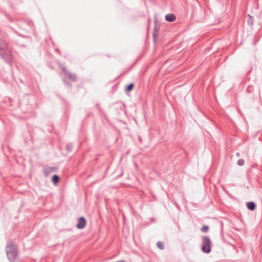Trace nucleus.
I'll use <instances>...</instances> for the list:
<instances>
[{
	"label": "nucleus",
	"instance_id": "obj_13",
	"mask_svg": "<svg viewBox=\"0 0 262 262\" xmlns=\"http://www.w3.org/2000/svg\"><path fill=\"white\" fill-rule=\"evenodd\" d=\"M208 229H209V228H208V227L207 226H204L201 228V231L202 232H205L208 231Z\"/></svg>",
	"mask_w": 262,
	"mask_h": 262
},
{
	"label": "nucleus",
	"instance_id": "obj_9",
	"mask_svg": "<svg viewBox=\"0 0 262 262\" xmlns=\"http://www.w3.org/2000/svg\"><path fill=\"white\" fill-rule=\"evenodd\" d=\"M133 88H134V84L130 83L126 86L125 90L127 92H130L133 90Z\"/></svg>",
	"mask_w": 262,
	"mask_h": 262
},
{
	"label": "nucleus",
	"instance_id": "obj_3",
	"mask_svg": "<svg viewBox=\"0 0 262 262\" xmlns=\"http://www.w3.org/2000/svg\"><path fill=\"white\" fill-rule=\"evenodd\" d=\"M7 256L11 262H20L15 249L10 251L9 248L7 250Z\"/></svg>",
	"mask_w": 262,
	"mask_h": 262
},
{
	"label": "nucleus",
	"instance_id": "obj_7",
	"mask_svg": "<svg viewBox=\"0 0 262 262\" xmlns=\"http://www.w3.org/2000/svg\"><path fill=\"white\" fill-rule=\"evenodd\" d=\"M247 208L250 210H254L255 208V204L253 202H248L247 203Z\"/></svg>",
	"mask_w": 262,
	"mask_h": 262
},
{
	"label": "nucleus",
	"instance_id": "obj_11",
	"mask_svg": "<svg viewBox=\"0 0 262 262\" xmlns=\"http://www.w3.org/2000/svg\"><path fill=\"white\" fill-rule=\"evenodd\" d=\"M73 145L71 143H69L66 146V149L68 151H71L72 149Z\"/></svg>",
	"mask_w": 262,
	"mask_h": 262
},
{
	"label": "nucleus",
	"instance_id": "obj_4",
	"mask_svg": "<svg viewBox=\"0 0 262 262\" xmlns=\"http://www.w3.org/2000/svg\"><path fill=\"white\" fill-rule=\"evenodd\" d=\"M64 74L67 76L68 78L73 81H76L77 80V76L76 74L72 73L68 71L65 67H62L61 68Z\"/></svg>",
	"mask_w": 262,
	"mask_h": 262
},
{
	"label": "nucleus",
	"instance_id": "obj_12",
	"mask_svg": "<svg viewBox=\"0 0 262 262\" xmlns=\"http://www.w3.org/2000/svg\"><path fill=\"white\" fill-rule=\"evenodd\" d=\"M244 163H245V161L243 159H239L237 162V164L239 165V166H243L244 165Z\"/></svg>",
	"mask_w": 262,
	"mask_h": 262
},
{
	"label": "nucleus",
	"instance_id": "obj_5",
	"mask_svg": "<svg viewBox=\"0 0 262 262\" xmlns=\"http://www.w3.org/2000/svg\"><path fill=\"white\" fill-rule=\"evenodd\" d=\"M86 223V222L85 219L83 217H81L78 220V222L77 224V228L78 229H82L85 226Z\"/></svg>",
	"mask_w": 262,
	"mask_h": 262
},
{
	"label": "nucleus",
	"instance_id": "obj_2",
	"mask_svg": "<svg viewBox=\"0 0 262 262\" xmlns=\"http://www.w3.org/2000/svg\"><path fill=\"white\" fill-rule=\"evenodd\" d=\"M203 245L202 247V251L206 253H208L211 251V244L210 239L207 236H204L202 238Z\"/></svg>",
	"mask_w": 262,
	"mask_h": 262
},
{
	"label": "nucleus",
	"instance_id": "obj_6",
	"mask_svg": "<svg viewBox=\"0 0 262 262\" xmlns=\"http://www.w3.org/2000/svg\"><path fill=\"white\" fill-rule=\"evenodd\" d=\"M176 19V16L173 14H168L165 16V19L169 22H172Z\"/></svg>",
	"mask_w": 262,
	"mask_h": 262
},
{
	"label": "nucleus",
	"instance_id": "obj_8",
	"mask_svg": "<svg viewBox=\"0 0 262 262\" xmlns=\"http://www.w3.org/2000/svg\"><path fill=\"white\" fill-rule=\"evenodd\" d=\"M52 180L54 183L56 184L59 181V178L57 175L55 174L53 176Z\"/></svg>",
	"mask_w": 262,
	"mask_h": 262
},
{
	"label": "nucleus",
	"instance_id": "obj_1",
	"mask_svg": "<svg viewBox=\"0 0 262 262\" xmlns=\"http://www.w3.org/2000/svg\"><path fill=\"white\" fill-rule=\"evenodd\" d=\"M0 55L7 62L11 63L13 60V56L7 43L1 38Z\"/></svg>",
	"mask_w": 262,
	"mask_h": 262
},
{
	"label": "nucleus",
	"instance_id": "obj_10",
	"mask_svg": "<svg viewBox=\"0 0 262 262\" xmlns=\"http://www.w3.org/2000/svg\"><path fill=\"white\" fill-rule=\"evenodd\" d=\"M157 246L160 249H164V244L162 243V242H158L157 244Z\"/></svg>",
	"mask_w": 262,
	"mask_h": 262
}]
</instances>
